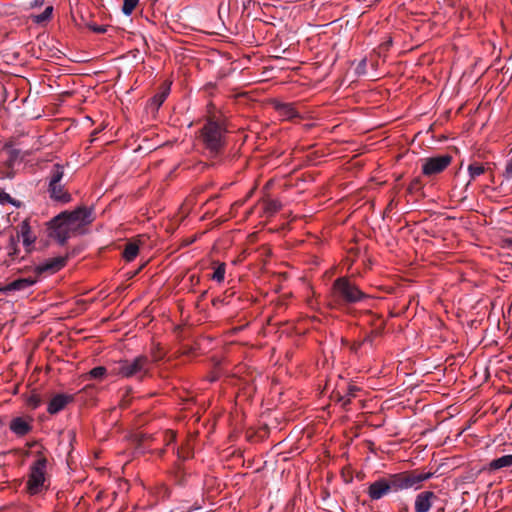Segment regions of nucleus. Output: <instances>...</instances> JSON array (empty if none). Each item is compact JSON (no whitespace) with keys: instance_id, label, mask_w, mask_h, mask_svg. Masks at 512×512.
<instances>
[{"instance_id":"1","label":"nucleus","mask_w":512,"mask_h":512,"mask_svg":"<svg viewBox=\"0 0 512 512\" xmlns=\"http://www.w3.org/2000/svg\"><path fill=\"white\" fill-rule=\"evenodd\" d=\"M150 369L151 361L149 358L139 355L133 359L115 362L110 369V373L121 378L143 380L148 376Z\"/></svg>"},{"instance_id":"2","label":"nucleus","mask_w":512,"mask_h":512,"mask_svg":"<svg viewBox=\"0 0 512 512\" xmlns=\"http://www.w3.org/2000/svg\"><path fill=\"white\" fill-rule=\"evenodd\" d=\"M227 130L223 123L209 119L201 130V139L212 156H217L226 145Z\"/></svg>"},{"instance_id":"3","label":"nucleus","mask_w":512,"mask_h":512,"mask_svg":"<svg viewBox=\"0 0 512 512\" xmlns=\"http://www.w3.org/2000/svg\"><path fill=\"white\" fill-rule=\"evenodd\" d=\"M331 298L338 305H351L367 298L349 278L339 277L332 286Z\"/></svg>"},{"instance_id":"4","label":"nucleus","mask_w":512,"mask_h":512,"mask_svg":"<svg viewBox=\"0 0 512 512\" xmlns=\"http://www.w3.org/2000/svg\"><path fill=\"white\" fill-rule=\"evenodd\" d=\"M47 464L44 456H39L31 464L26 481V491L29 495H39L48 489Z\"/></svg>"},{"instance_id":"5","label":"nucleus","mask_w":512,"mask_h":512,"mask_svg":"<svg viewBox=\"0 0 512 512\" xmlns=\"http://www.w3.org/2000/svg\"><path fill=\"white\" fill-rule=\"evenodd\" d=\"M390 480L392 483L393 492H398L408 489H419L422 483L433 477L432 472L417 473L413 472H401L391 474Z\"/></svg>"},{"instance_id":"6","label":"nucleus","mask_w":512,"mask_h":512,"mask_svg":"<svg viewBox=\"0 0 512 512\" xmlns=\"http://www.w3.org/2000/svg\"><path fill=\"white\" fill-rule=\"evenodd\" d=\"M63 177V165L59 163L54 164L48 178V193L53 201L68 203L71 200V195L62 184Z\"/></svg>"},{"instance_id":"7","label":"nucleus","mask_w":512,"mask_h":512,"mask_svg":"<svg viewBox=\"0 0 512 512\" xmlns=\"http://www.w3.org/2000/svg\"><path fill=\"white\" fill-rule=\"evenodd\" d=\"M62 213L65 214V218L70 225L69 227L75 235L84 234L86 226L94 220V210L92 207L80 206L73 211H64Z\"/></svg>"},{"instance_id":"8","label":"nucleus","mask_w":512,"mask_h":512,"mask_svg":"<svg viewBox=\"0 0 512 512\" xmlns=\"http://www.w3.org/2000/svg\"><path fill=\"white\" fill-rule=\"evenodd\" d=\"M69 226L65 214L60 213L49 223V237L55 239L60 245L65 244L69 238L75 236V233Z\"/></svg>"},{"instance_id":"9","label":"nucleus","mask_w":512,"mask_h":512,"mask_svg":"<svg viewBox=\"0 0 512 512\" xmlns=\"http://www.w3.org/2000/svg\"><path fill=\"white\" fill-rule=\"evenodd\" d=\"M452 159V156L449 154L425 158L422 160V174L426 177L440 174L452 163Z\"/></svg>"},{"instance_id":"10","label":"nucleus","mask_w":512,"mask_h":512,"mask_svg":"<svg viewBox=\"0 0 512 512\" xmlns=\"http://www.w3.org/2000/svg\"><path fill=\"white\" fill-rule=\"evenodd\" d=\"M38 282L37 276L15 279L5 285H0V294L12 296L17 292L24 293Z\"/></svg>"},{"instance_id":"11","label":"nucleus","mask_w":512,"mask_h":512,"mask_svg":"<svg viewBox=\"0 0 512 512\" xmlns=\"http://www.w3.org/2000/svg\"><path fill=\"white\" fill-rule=\"evenodd\" d=\"M15 237H19L22 240L26 253H31L34 250V245L37 240V236L32 232L29 220L22 221L17 229Z\"/></svg>"},{"instance_id":"12","label":"nucleus","mask_w":512,"mask_h":512,"mask_svg":"<svg viewBox=\"0 0 512 512\" xmlns=\"http://www.w3.org/2000/svg\"><path fill=\"white\" fill-rule=\"evenodd\" d=\"M390 492H393L390 477L379 478L372 482L367 490L368 496L371 500H379Z\"/></svg>"},{"instance_id":"13","label":"nucleus","mask_w":512,"mask_h":512,"mask_svg":"<svg viewBox=\"0 0 512 512\" xmlns=\"http://www.w3.org/2000/svg\"><path fill=\"white\" fill-rule=\"evenodd\" d=\"M67 259L68 256H57L47 259L35 267V272L37 275L44 272L55 273L66 265Z\"/></svg>"},{"instance_id":"14","label":"nucleus","mask_w":512,"mask_h":512,"mask_svg":"<svg viewBox=\"0 0 512 512\" xmlns=\"http://www.w3.org/2000/svg\"><path fill=\"white\" fill-rule=\"evenodd\" d=\"M438 499L437 495L432 491H422L415 497V512H429L433 503Z\"/></svg>"},{"instance_id":"15","label":"nucleus","mask_w":512,"mask_h":512,"mask_svg":"<svg viewBox=\"0 0 512 512\" xmlns=\"http://www.w3.org/2000/svg\"><path fill=\"white\" fill-rule=\"evenodd\" d=\"M74 401V396L59 393L54 395L48 403L47 411L49 414L54 415L62 411L69 403Z\"/></svg>"},{"instance_id":"16","label":"nucleus","mask_w":512,"mask_h":512,"mask_svg":"<svg viewBox=\"0 0 512 512\" xmlns=\"http://www.w3.org/2000/svg\"><path fill=\"white\" fill-rule=\"evenodd\" d=\"M273 107L285 120H293L295 118H299V112L296 110L293 103H283L279 101L273 102Z\"/></svg>"},{"instance_id":"17","label":"nucleus","mask_w":512,"mask_h":512,"mask_svg":"<svg viewBox=\"0 0 512 512\" xmlns=\"http://www.w3.org/2000/svg\"><path fill=\"white\" fill-rule=\"evenodd\" d=\"M9 428L15 435L22 437L32 430V425L23 417H15L11 420Z\"/></svg>"},{"instance_id":"18","label":"nucleus","mask_w":512,"mask_h":512,"mask_svg":"<svg viewBox=\"0 0 512 512\" xmlns=\"http://www.w3.org/2000/svg\"><path fill=\"white\" fill-rule=\"evenodd\" d=\"M19 242V237H15L13 234H10L7 238V243L4 249L10 262H14L20 259Z\"/></svg>"},{"instance_id":"19","label":"nucleus","mask_w":512,"mask_h":512,"mask_svg":"<svg viewBox=\"0 0 512 512\" xmlns=\"http://www.w3.org/2000/svg\"><path fill=\"white\" fill-rule=\"evenodd\" d=\"M170 85V83H163L160 90L151 98L150 106L153 109L158 110L162 106L170 93Z\"/></svg>"},{"instance_id":"20","label":"nucleus","mask_w":512,"mask_h":512,"mask_svg":"<svg viewBox=\"0 0 512 512\" xmlns=\"http://www.w3.org/2000/svg\"><path fill=\"white\" fill-rule=\"evenodd\" d=\"M503 468H512V454L493 459L488 464L489 471H497Z\"/></svg>"},{"instance_id":"21","label":"nucleus","mask_w":512,"mask_h":512,"mask_svg":"<svg viewBox=\"0 0 512 512\" xmlns=\"http://www.w3.org/2000/svg\"><path fill=\"white\" fill-rule=\"evenodd\" d=\"M468 175H469V181L466 184V188L470 185L471 181L475 180L479 176L483 175L485 173V167L483 164L478 162H473L468 166Z\"/></svg>"},{"instance_id":"22","label":"nucleus","mask_w":512,"mask_h":512,"mask_svg":"<svg viewBox=\"0 0 512 512\" xmlns=\"http://www.w3.org/2000/svg\"><path fill=\"white\" fill-rule=\"evenodd\" d=\"M139 253V245L136 242H128L123 251V258L127 262L133 261Z\"/></svg>"},{"instance_id":"23","label":"nucleus","mask_w":512,"mask_h":512,"mask_svg":"<svg viewBox=\"0 0 512 512\" xmlns=\"http://www.w3.org/2000/svg\"><path fill=\"white\" fill-rule=\"evenodd\" d=\"M52 13H53V6L48 5L45 7V9L42 13L37 14V15H31V19L36 24H43L51 19Z\"/></svg>"},{"instance_id":"24","label":"nucleus","mask_w":512,"mask_h":512,"mask_svg":"<svg viewBox=\"0 0 512 512\" xmlns=\"http://www.w3.org/2000/svg\"><path fill=\"white\" fill-rule=\"evenodd\" d=\"M4 150L8 152L7 162L9 166H14L17 161L23 160V157L20 158L21 150L13 148L11 145L8 144L4 146Z\"/></svg>"},{"instance_id":"25","label":"nucleus","mask_w":512,"mask_h":512,"mask_svg":"<svg viewBox=\"0 0 512 512\" xmlns=\"http://www.w3.org/2000/svg\"><path fill=\"white\" fill-rule=\"evenodd\" d=\"M226 274V264L225 263H216L214 266V271L210 278L217 282L222 283L225 279Z\"/></svg>"},{"instance_id":"26","label":"nucleus","mask_w":512,"mask_h":512,"mask_svg":"<svg viewBox=\"0 0 512 512\" xmlns=\"http://www.w3.org/2000/svg\"><path fill=\"white\" fill-rule=\"evenodd\" d=\"M282 207V204L277 199H269L264 203V211L268 216L274 215Z\"/></svg>"},{"instance_id":"27","label":"nucleus","mask_w":512,"mask_h":512,"mask_svg":"<svg viewBox=\"0 0 512 512\" xmlns=\"http://www.w3.org/2000/svg\"><path fill=\"white\" fill-rule=\"evenodd\" d=\"M138 3H139V0H124L123 6H122L123 14H125L126 16H130L132 14L133 10L138 5Z\"/></svg>"},{"instance_id":"28","label":"nucleus","mask_w":512,"mask_h":512,"mask_svg":"<svg viewBox=\"0 0 512 512\" xmlns=\"http://www.w3.org/2000/svg\"><path fill=\"white\" fill-rule=\"evenodd\" d=\"M107 374V369L103 366H97L91 369L88 373L89 378L102 379Z\"/></svg>"},{"instance_id":"29","label":"nucleus","mask_w":512,"mask_h":512,"mask_svg":"<svg viewBox=\"0 0 512 512\" xmlns=\"http://www.w3.org/2000/svg\"><path fill=\"white\" fill-rule=\"evenodd\" d=\"M41 403V396L37 393L31 394L26 400L27 406L30 407L31 409H37L41 405Z\"/></svg>"},{"instance_id":"30","label":"nucleus","mask_w":512,"mask_h":512,"mask_svg":"<svg viewBox=\"0 0 512 512\" xmlns=\"http://www.w3.org/2000/svg\"><path fill=\"white\" fill-rule=\"evenodd\" d=\"M366 68H367V59L363 58L358 62L357 66L355 68L356 75H358V76L365 75Z\"/></svg>"},{"instance_id":"31","label":"nucleus","mask_w":512,"mask_h":512,"mask_svg":"<svg viewBox=\"0 0 512 512\" xmlns=\"http://www.w3.org/2000/svg\"><path fill=\"white\" fill-rule=\"evenodd\" d=\"M0 203L1 204L11 203L13 205H17L16 201L8 193H6L5 191H1V190H0Z\"/></svg>"},{"instance_id":"32","label":"nucleus","mask_w":512,"mask_h":512,"mask_svg":"<svg viewBox=\"0 0 512 512\" xmlns=\"http://www.w3.org/2000/svg\"><path fill=\"white\" fill-rule=\"evenodd\" d=\"M503 176L506 180L512 179V158L507 161Z\"/></svg>"},{"instance_id":"33","label":"nucleus","mask_w":512,"mask_h":512,"mask_svg":"<svg viewBox=\"0 0 512 512\" xmlns=\"http://www.w3.org/2000/svg\"><path fill=\"white\" fill-rule=\"evenodd\" d=\"M166 445H170L175 440V434L172 431H165L162 433Z\"/></svg>"},{"instance_id":"34","label":"nucleus","mask_w":512,"mask_h":512,"mask_svg":"<svg viewBox=\"0 0 512 512\" xmlns=\"http://www.w3.org/2000/svg\"><path fill=\"white\" fill-rule=\"evenodd\" d=\"M44 2H45V0H32L29 3V8L30 9L40 8L44 5Z\"/></svg>"},{"instance_id":"35","label":"nucleus","mask_w":512,"mask_h":512,"mask_svg":"<svg viewBox=\"0 0 512 512\" xmlns=\"http://www.w3.org/2000/svg\"><path fill=\"white\" fill-rule=\"evenodd\" d=\"M503 248L509 249L512 251V237H508L503 239Z\"/></svg>"},{"instance_id":"36","label":"nucleus","mask_w":512,"mask_h":512,"mask_svg":"<svg viewBox=\"0 0 512 512\" xmlns=\"http://www.w3.org/2000/svg\"><path fill=\"white\" fill-rule=\"evenodd\" d=\"M160 493L162 498L168 497L170 494L169 488L165 485H162Z\"/></svg>"},{"instance_id":"37","label":"nucleus","mask_w":512,"mask_h":512,"mask_svg":"<svg viewBox=\"0 0 512 512\" xmlns=\"http://www.w3.org/2000/svg\"><path fill=\"white\" fill-rule=\"evenodd\" d=\"M372 342H373V335H367V336L364 338V340H363V342H362V343H363V344H365V343L372 344Z\"/></svg>"},{"instance_id":"38","label":"nucleus","mask_w":512,"mask_h":512,"mask_svg":"<svg viewBox=\"0 0 512 512\" xmlns=\"http://www.w3.org/2000/svg\"><path fill=\"white\" fill-rule=\"evenodd\" d=\"M94 31L97 33H104L106 32V29L103 26H97L94 28Z\"/></svg>"},{"instance_id":"39","label":"nucleus","mask_w":512,"mask_h":512,"mask_svg":"<svg viewBox=\"0 0 512 512\" xmlns=\"http://www.w3.org/2000/svg\"><path fill=\"white\" fill-rule=\"evenodd\" d=\"M4 237V234L2 232H0V238Z\"/></svg>"}]
</instances>
